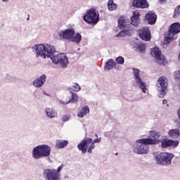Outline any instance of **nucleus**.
I'll list each match as a JSON object with an SVG mask.
<instances>
[{
	"instance_id": "f257e3e1",
	"label": "nucleus",
	"mask_w": 180,
	"mask_h": 180,
	"mask_svg": "<svg viewBox=\"0 0 180 180\" xmlns=\"http://www.w3.org/2000/svg\"><path fill=\"white\" fill-rule=\"evenodd\" d=\"M153 141L146 139H138L135 144L133 145V151L136 154H148V146L151 144Z\"/></svg>"
},
{
	"instance_id": "f03ea898",
	"label": "nucleus",
	"mask_w": 180,
	"mask_h": 180,
	"mask_svg": "<svg viewBox=\"0 0 180 180\" xmlns=\"http://www.w3.org/2000/svg\"><path fill=\"white\" fill-rule=\"evenodd\" d=\"M35 47L37 57L46 58V57H52L53 54L56 53V49L53 46L38 44Z\"/></svg>"
},
{
	"instance_id": "7ed1b4c3",
	"label": "nucleus",
	"mask_w": 180,
	"mask_h": 180,
	"mask_svg": "<svg viewBox=\"0 0 180 180\" xmlns=\"http://www.w3.org/2000/svg\"><path fill=\"white\" fill-rule=\"evenodd\" d=\"M51 153V147L48 145H39L32 150V157L35 160L49 157Z\"/></svg>"
},
{
	"instance_id": "20e7f679",
	"label": "nucleus",
	"mask_w": 180,
	"mask_h": 180,
	"mask_svg": "<svg viewBox=\"0 0 180 180\" xmlns=\"http://www.w3.org/2000/svg\"><path fill=\"white\" fill-rule=\"evenodd\" d=\"M83 19L86 23L95 25L99 22V13L95 8H91L84 15Z\"/></svg>"
},
{
	"instance_id": "39448f33",
	"label": "nucleus",
	"mask_w": 180,
	"mask_h": 180,
	"mask_svg": "<svg viewBox=\"0 0 180 180\" xmlns=\"http://www.w3.org/2000/svg\"><path fill=\"white\" fill-rule=\"evenodd\" d=\"M172 158V154L168 153H158L155 155L156 162L159 165H170Z\"/></svg>"
},
{
	"instance_id": "423d86ee",
	"label": "nucleus",
	"mask_w": 180,
	"mask_h": 180,
	"mask_svg": "<svg viewBox=\"0 0 180 180\" xmlns=\"http://www.w3.org/2000/svg\"><path fill=\"white\" fill-rule=\"evenodd\" d=\"M158 91L160 92V98H164L167 94V89L168 88V79L165 76H161L159 77L157 82Z\"/></svg>"
},
{
	"instance_id": "0eeeda50",
	"label": "nucleus",
	"mask_w": 180,
	"mask_h": 180,
	"mask_svg": "<svg viewBox=\"0 0 180 180\" xmlns=\"http://www.w3.org/2000/svg\"><path fill=\"white\" fill-rule=\"evenodd\" d=\"M150 54L153 57H155V62L159 65H165V56L162 55L160 49L155 47L151 49Z\"/></svg>"
},
{
	"instance_id": "6e6552de",
	"label": "nucleus",
	"mask_w": 180,
	"mask_h": 180,
	"mask_svg": "<svg viewBox=\"0 0 180 180\" xmlns=\"http://www.w3.org/2000/svg\"><path fill=\"white\" fill-rule=\"evenodd\" d=\"M51 60L53 64H60L63 68H65L67 64H68V58L64 53H59L54 56L51 58Z\"/></svg>"
},
{
	"instance_id": "1a4fd4ad",
	"label": "nucleus",
	"mask_w": 180,
	"mask_h": 180,
	"mask_svg": "<svg viewBox=\"0 0 180 180\" xmlns=\"http://www.w3.org/2000/svg\"><path fill=\"white\" fill-rule=\"evenodd\" d=\"M43 176L46 180H60V175H58L56 169H45Z\"/></svg>"
},
{
	"instance_id": "9d476101",
	"label": "nucleus",
	"mask_w": 180,
	"mask_h": 180,
	"mask_svg": "<svg viewBox=\"0 0 180 180\" xmlns=\"http://www.w3.org/2000/svg\"><path fill=\"white\" fill-rule=\"evenodd\" d=\"M133 74L136 81V83L139 85V88L142 90L143 94H146L147 91V86H146V84H144V82L141 81V78L140 77V70L134 68Z\"/></svg>"
},
{
	"instance_id": "9b49d317",
	"label": "nucleus",
	"mask_w": 180,
	"mask_h": 180,
	"mask_svg": "<svg viewBox=\"0 0 180 180\" xmlns=\"http://www.w3.org/2000/svg\"><path fill=\"white\" fill-rule=\"evenodd\" d=\"M75 34V30L74 29H67L63 31H60L58 33V36L60 39H64L65 40H71L72 39V36Z\"/></svg>"
},
{
	"instance_id": "f8f14e48",
	"label": "nucleus",
	"mask_w": 180,
	"mask_h": 180,
	"mask_svg": "<svg viewBox=\"0 0 180 180\" xmlns=\"http://www.w3.org/2000/svg\"><path fill=\"white\" fill-rule=\"evenodd\" d=\"M92 143V139L88 138L86 139H83L77 146L78 150L82 151V154H85L88 150V146Z\"/></svg>"
},
{
	"instance_id": "ddd939ff",
	"label": "nucleus",
	"mask_w": 180,
	"mask_h": 180,
	"mask_svg": "<svg viewBox=\"0 0 180 180\" xmlns=\"http://www.w3.org/2000/svg\"><path fill=\"white\" fill-rule=\"evenodd\" d=\"M150 139H145V140H150L152 141V143H149L150 146L153 144H160V143H161V140H160V137H161V134H160V132H157L155 131H150Z\"/></svg>"
},
{
	"instance_id": "4468645a",
	"label": "nucleus",
	"mask_w": 180,
	"mask_h": 180,
	"mask_svg": "<svg viewBox=\"0 0 180 180\" xmlns=\"http://www.w3.org/2000/svg\"><path fill=\"white\" fill-rule=\"evenodd\" d=\"M139 37L142 40L146 41H150L151 40V33L150 32V29L148 27H143L140 30Z\"/></svg>"
},
{
	"instance_id": "2eb2a0df",
	"label": "nucleus",
	"mask_w": 180,
	"mask_h": 180,
	"mask_svg": "<svg viewBox=\"0 0 180 180\" xmlns=\"http://www.w3.org/2000/svg\"><path fill=\"white\" fill-rule=\"evenodd\" d=\"M178 33H180V23L174 22L169 26L167 34L169 36H175Z\"/></svg>"
},
{
	"instance_id": "dca6fc26",
	"label": "nucleus",
	"mask_w": 180,
	"mask_h": 180,
	"mask_svg": "<svg viewBox=\"0 0 180 180\" xmlns=\"http://www.w3.org/2000/svg\"><path fill=\"white\" fill-rule=\"evenodd\" d=\"M179 144V141H174L172 139H165L161 141L162 148H167V147H176Z\"/></svg>"
},
{
	"instance_id": "f3484780",
	"label": "nucleus",
	"mask_w": 180,
	"mask_h": 180,
	"mask_svg": "<svg viewBox=\"0 0 180 180\" xmlns=\"http://www.w3.org/2000/svg\"><path fill=\"white\" fill-rule=\"evenodd\" d=\"M140 11L136 10L133 12V15L131 17V25L137 27L140 23Z\"/></svg>"
},
{
	"instance_id": "a211bd4d",
	"label": "nucleus",
	"mask_w": 180,
	"mask_h": 180,
	"mask_svg": "<svg viewBox=\"0 0 180 180\" xmlns=\"http://www.w3.org/2000/svg\"><path fill=\"white\" fill-rule=\"evenodd\" d=\"M132 5L135 8H140L141 9L148 8V3L146 0H134Z\"/></svg>"
},
{
	"instance_id": "6ab92c4d",
	"label": "nucleus",
	"mask_w": 180,
	"mask_h": 180,
	"mask_svg": "<svg viewBox=\"0 0 180 180\" xmlns=\"http://www.w3.org/2000/svg\"><path fill=\"white\" fill-rule=\"evenodd\" d=\"M145 18L149 25H154L157 22V15L151 11L148 12Z\"/></svg>"
},
{
	"instance_id": "aec40b11",
	"label": "nucleus",
	"mask_w": 180,
	"mask_h": 180,
	"mask_svg": "<svg viewBox=\"0 0 180 180\" xmlns=\"http://www.w3.org/2000/svg\"><path fill=\"white\" fill-rule=\"evenodd\" d=\"M46 82V75H42L40 77L37 78L33 82V85L35 88H40Z\"/></svg>"
},
{
	"instance_id": "412c9836",
	"label": "nucleus",
	"mask_w": 180,
	"mask_h": 180,
	"mask_svg": "<svg viewBox=\"0 0 180 180\" xmlns=\"http://www.w3.org/2000/svg\"><path fill=\"white\" fill-rule=\"evenodd\" d=\"M131 24H130V21L128 20V30H124L121 31L119 34H117V37H124V36H130L131 34Z\"/></svg>"
},
{
	"instance_id": "4be33fe9",
	"label": "nucleus",
	"mask_w": 180,
	"mask_h": 180,
	"mask_svg": "<svg viewBox=\"0 0 180 180\" xmlns=\"http://www.w3.org/2000/svg\"><path fill=\"white\" fill-rule=\"evenodd\" d=\"M168 135L171 139H178L180 136V130L178 129H172L169 130Z\"/></svg>"
},
{
	"instance_id": "5701e85b",
	"label": "nucleus",
	"mask_w": 180,
	"mask_h": 180,
	"mask_svg": "<svg viewBox=\"0 0 180 180\" xmlns=\"http://www.w3.org/2000/svg\"><path fill=\"white\" fill-rule=\"evenodd\" d=\"M68 146V141L66 140H58L56 142V148H64Z\"/></svg>"
},
{
	"instance_id": "b1692460",
	"label": "nucleus",
	"mask_w": 180,
	"mask_h": 180,
	"mask_svg": "<svg viewBox=\"0 0 180 180\" xmlns=\"http://www.w3.org/2000/svg\"><path fill=\"white\" fill-rule=\"evenodd\" d=\"M70 94L72 95V98L66 103L63 102L62 103L63 105H67L68 103H70V102H71L72 103H75L78 102V96H77V94L72 91H71Z\"/></svg>"
},
{
	"instance_id": "393cba45",
	"label": "nucleus",
	"mask_w": 180,
	"mask_h": 180,
	"mask_svg": "<svg viewBox=\"0 0 180 180\" xmlns=\"http://www.w3.org/2000/svg\"><path fill=\"white\" fill-rule=\"evenodd\" d=\"M89 113V107L84 106L77 114L78 117H84L86 115Z\"/></svg>"
},
{
	"instance_id": "a878e982",
	"label": "nucleus",
	"mask_w": 180,
	"mask_h": 180,
	"mask_svg": "<svg viewBox=\"0 0 180 180\" xmlns=\"http://www.w3.org/2000/svg\"><path fill=\"white\" fill-rule=\"evenodd\" d=\"M46 115L48 117L53 119L57 116V112L53 108H48L46 109Z\"/></svg>"
},
{
	"instance_id": "bb28decb",
	"label": "nucleus",
	"mask_w": 180,
	"mask_h": 180,
	"mask_svg": "<svg viewBox=\"0 0 180 180\" xmlns=\"http://www.w3.org/2000/svg\"><path fill=\"white\" fill-rule=\"evenodd\" d=\"M82 40V37L81 36V34H77L75 36H72L70 39V41H72L73 43H79Z\"/></svg>"
},
{
	"instance_id": "cd10ccee",
	"label": "nucleus",
	"mask_w": 180,
	"mask_h": 180,
	"mask_svg": "<svg viewBox=\"0 0 180 180\" xmlns=\"http://www.w3.org/2000/svg\"><path fill=\"white\" fill-rule=\"evenodd\" d=\"M115 65H116V63L115 62V60L110 59L106 63L105 70H112V68H113Z\"/></svg>"
},
{
	"instance_id": "c85d7f7f",
	"label": "nucleus",
	"mask_w": 180,
	"mask_h": 180,
	"mask_svg": "<svg viewBox=\"0 0 180 180\" xmlns=\"http://www.w3.org/2000/svg\"><path fill=\"white\" fill-rule=\"evenodd\" d=\"M108 6L109 11H115V9H117V5L113 2V0H109L108 3Z\"/></svg>"
},
{
	"instance_id": "c756f323",
	"label": "nucleus",
	"mask_w": 180,
	"mask_h": 180,
	"mask_svg": "<svg viewBox=\"0 0 180 180\" xmlns=\"http://www.w3.org/2000/svg\"><path fill=\"white\" fill-rule=\"evenodd\" d=\"M118 26L120 29H123V27H126V20L124 18H120L118 19Z\"/></svg>"
},
{
	"instance_id": "7c9ffc66",
	"label": "nucleus",
	"mask_w": 180,
	"mask_h": 180,
	"mask_svg": "<svg viewBox=\"0 0 180 180\" xmlns=\"http://www.w3.org/2000/svg\"><path fill=\"white\" fill-rule=\"evenodd\" d=\"M69 89L75 92H79V91H81V86H79V84L77 83H74L73 85H72Z\"/></svg>"
},
{
	"instance_id": "2f4dec72",
	"label": "nucleus",
	"mask_w": 180,
	"mask_h": 180,
	"mask_svg": "<svg viewBox=\"0 0 180 180\" xmlns=\"http://www.w3.org/2000/svg\"><path fill=\"white\" fill-rule=\"evenodd\" d=\"M168 36L165 37L164 39V44H169L172 40H174V37H171V35L167 34Z\"/></svg>"
},
{
	"instance_id": "473e14b6",
	"label": "nucleus",
	"mask_w": 180,
	"mask_h": 180,
	"mask_svg": "<svg viewBox=\"0 0 180 180\" xmlns=\"http://www.w3.org/2000/svg\"><path fill=\"white\" fill-rule=\"evenodd\" d=\"M146 49H147V46L145 45V44H141L137 47V50L140 53H143V51H146Z\"/></svg>"
},
{
	"instance_id": "72a5a7b5",
	"label": "nucleus",
	"mask_w": 180,
	"mask_h": 180,
	"mask_svg": "<svg viewBox=\"0 0 180 180\" xmlns=\"http://www.w3.org/2000/svg\"><path fill=\"white\" fill-rule=\"evenodd\" d=\"M179 15H180V5L175 8L173 18H178Z\"/></svg>"
},
{
	"instance_id": "f704fd0d",
	"label": "nucleus",
	"mask_w": 180,
	"mask_h": 180,
	"mask_svg": "<svg viewBox=\"0 0 180 180\" xmlns=\"http://www.w3.org/2000/svg\"><path fill=\"white\" fill-rule=\"evenodd\" d=\"M116 63L120 65H122V64H124V58L122 56H119L116 58Z\"/></svg>"
},
{
	"instance_id": "c9c22d12",
	"label": "nucleus",
	"mask_w": 180,
	"mask_h": 180,
	"mask_svg": "<svg viewBox=\"0 0 180 180\" xmlns=\"http://www.w3.org/2000/svg\"><path fill=\"white\" fill-rule=\"evenodd\" d=\"M90 144L91 145L87 150V153H89V154H91L94 148H95V144H94V142H91Z\"/></svg>"
},
{
	"instance_id": "e433bc0d",
	"label": "nucleus",
	"mask_w": 180,
	"mask_h": 180,
	"mask_svg": "<svg viewBox=\"0 0 180 180\" xmlns=\"http://www.w3.org/2000/svg\"><path fill=\"white\" fill-rule=\"evenodd\" d=\"M61 169H63V165L59 166L57 169H55V172L58 175H60V172H61Z\"/></svg>"
},
{
	"instance_id": "4c0bfd02",
	"label": "nucleus",
	"mask_w": 180,
	"mask_h": 180,
	"mask_svg": "<svg viewBox=\"0 0 180 180\" xmlns=\"http://www.w3.org/2000/svg\"><path fill=\"white\" fill-rule=\"evenodd\" d=\"M69 119H70V118H68V117L65 116V117H63L62 120H63V122H68Z\"/></svg>"
},
{
	"instance_id": "58836bf2",
	"label": "nucleus",
	"mask_w": 180,
	"mask_h": 180,
	"mask_svg": "<svg viewBox=\"0 0 180 180\" xmlns=\"http://www.w3.org/2000/svg\"><path fill=\"white\" fill-rule=\"evenodd\" d=\"M101 142V139H94V141H91V143H94V144H95V143H100Z\"/></svg>"
},
{
	"instance_id": "ea45409f",
	"label": "nucleus",
	"mask_w": 180,
	"mask_h": 180,
	"mask_svg": "<svg viewBox=\"0 0 180 180\" xmlns=\"http://www.w3.org/2000/svg\"><path fill=\"white\" fill-rule=\"evenodd\" d=\"M167 100H163V104L165 105V103H167Z\"/></svg>"
},
{
	"instance_id": "a19ab883",
	"label": "nucleus",
	"mask_w": 180,
	"mask_h": 180,
	"mask_svg": "<svg viewBox=\"0 0 180 180\" xmlns=\"http://www.w3.org/2000/svg\"><path fill=\"white\" fill-rule=\"evenodd\" d=\"M4 2H8L9 0H3Z\"/></svg>"
},
{
	"instance_id": "79ce46f5",
	"label": "nucleus",
	"mask_w": 180,
	"mask_h": 180,
	"mask_svg": "<svg viewBox=\"0 0 180 180\" xmlns=\"http://www.w3.org/2000/svg\"><path fill=\"white\" fill-rule=\"evenodd\" d=\"M27 20H29V17L27 18Z\"/></svg>"
}]
</instances>
